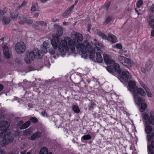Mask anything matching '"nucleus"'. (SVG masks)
Wrapping results in <instances>:
<instances>
[{
    "label": "nucleus",
    "instance_id": "obj_1",
    "mask_svg": "<svg viewBox=\"0 0 154 154\" xmlns=\"http://www.w3.org/2000/svg\"><path fill=\"white\" fill-rule=\"evenodd\" d=\"M72 35L75 36V39L72 40L68 37H65L63 40H62L61 43L60 42L59 39L57 37L54 38L51 40V44L53 48L54 49L58 48L59 51L64 54L66 51L69 50L73 52L75 51V40L77 39V45H78L79 42L78 41H82L83 40V37L82 35L79 32H73L72 33Z\"/></svg>",
    "mask_w": 154,
    "mask_h": 154
},
{
    "label": "nucleus",
    "instance_id": "obj_2",
    "mask_svg": "<svg viewBox=\"0 0 154 154\" xmlns=\"http://www.w3.org/2000/svg\"><path fill=\"white\" fill-rule=\"evenodd\" d=\"M85 46H84L82 44H79L76 45V49L77 51L79 52H82L83 54H85L87 56L89 54L90 57L91 59L94 58L95 51H96L97 47H94L93 48L91 44L86 41Z\"/></svg>",
    "mask_w": 154,
    "mask_h": 154
},
{
    "label": "nucleus",
    "instance_id": "obj_3",
    "mask_svg": "<svg viewBox=\"0 0 154 154\" xmlns=\"http://www.w3.org/2000/svg\"><path fill=\"white\" fill-rule=\"evenodd\" d=\"M42 53L38 48H34L31 52H28L25 58V61L27 64L30 62L35 58L40 59L41 57V54Z\"/></svg>",
    "mask_w": 154,
    "mask_h": 154
},
{
    "label": "nucleus",
    "instance_id": "obj_4",
    "mask_svg": "<svg viewBox=\"0 0 154 154\" xmlns=\"http://www.w3.org/2000/svg\"><path fill=\"white\" fill-rule=\"evenodd\" d=\"M94 41L95 42L94 43V45L97 48L96 51H95V52H96V59L98 62L101 63L103 61V58L100 54V48H103L104 46L101 43L97 42L96 39L94 38Z\"/></svg>",
    "mask_w": 154,
    "mask_h": 154
},
{
    "label": "nucleus",
    "instance_id": "obj_5",
    "mask_svg": "<svg viewBox=\"0 0 154 154\" xmlns=\"http://www.w3.org/2000/svg\"><path fill=\"white\" fill-rule=\"evenodd\" d=\"M5 135L4 138L1 141V145L2 147H4L8 145L9 143L11 142L14 138L13 134L10 133H7Z\"/></svg>",
    "mask_w": 154,
    "mask_h": 154
},
{
    "label": "nucleus",
    "instance_id": "obj_6",
    "mask_svg": "<svg viewBox=\"0 0 154 154\" xmlns=\"http://www.w3.org/2000/svg\"><path fill=\"white\" fill-rule=\"evenodd\" d=\"M143 120L145 125H149V124L154 125V115L150 114L149 116L147 114L144 113L143 114Z\"/></svg>",
    "mask_w": 154,
    "mask_h": 154
},
{
    "label": "nucleus",
    "instance_id": "obj_7",
    "mask_svg": "<svg viewBox=\"0 0 154 154\" xmlns=\"http://www.w3.org/2000/svg\"><path fill=\"white\" fill-rule=\"evenodd\" d=\"M97 34L99 35L103 39H106L108 40L111 41L113 43H115L117 41L116 37L114 35L111 33L108 34V37L103 33L100 32H98Z\"/></svg>",
    "mask_w": 154,
    "mask_h": 154
},
{
    "label": "nucleus",
    "instance_id": "obj_8",
    "mask_svg": "<svg viewBox=\"0 0 154 154\" xmlns=\"http://www.w3.org/2000/svg\"><path fill=\"white\" fill-rule=\"evenodd\" d=\"M148 142L151 141V144L148 145V154H154V137L153 134L152 133L150 135L148 136Z\"/></svg>",
    "mask_w": 154,
    "mask_h": 154
},
{
    "label": "nucleus",
    "instance_id": "obj_9",
    "mask_svg": "<svg viewBox=\"0 0 154 154\" xmlns=\"http://www.w3.org/2000/svg\"><path fill=\"white\" fill-rule=\"evenodd\" d=\"M26 48V46L25 44L22 42H18L15 46L16 51L19 54L23 53L25 51Z\"/></svg>",
    "mask_w": 154,
    "mask_h": 154
},
{
    "label": "nucleus",
    "instance_id": "obj_10",
    "mask_svg": "<svg viewBox=\"0 0 154 154\" xmlns=\"http://www.w3.org/2000/svg\"><path fill=\"white\" fill-rule=\"evenodd\" d=\"M119 76L121 79L125 82H127L131 78V76L127 71H123L119 73Z\"/></svg>",
    "mask_w": 154,
    "mask_h": 154
},
{
    "label": "nucleus",
    "instance_id": "obj_11",
    "mask_svg": "<svg viewBox=\"0 0 154 154\" xmlns=\"http://www.w3.org/2000/svg\"><path fill=\"white\" fill-rule=\"evenodd\" d=\"M133 93L134 95L138 96V94H139L143 97L145 96L146 94L142 88H139L138 87H136L134 88Z\"/></svg>",
    "mask_w": 154,
    "mask_h": 154
},
{
    "label": "nucleus",
    "instance_id": "obj_12",
    "mask_svg": "<svg viewBox=\"0 0 154 154\" xmlns=\"http://www.w3.org/2000/svg\"><path fill=\"white\" fill-rule=\"evenodd\" d=\"M2 48L5 56L7 58H10L11 57L10 53L7 45L3 44Z\"/></svg>",
    "mask_w": 154,
    "mask_h": 154
},
{
    "label": "nucleus",
    "instance_id": "obj_13",
    "mask_svg": "<svg viewBox=\"0 0 154 154\" xmlns=\"http://www.w3.org/2000/svg\"><path fill=\"white\" fill-rule=\"evenodd\" d=\"M9 122L4 121H0V131L5 130L8 128L10 126Z\"/></svg>",
    "mask_w": 154,
    "mask_h": 154
},
{
    "label": "nucleus",
    "instance_id": "obj_14",
    "mask_svg": "<svg viewBox=\"0 0 154 154\" xmlns=\"http://www.w3.org/2000/svg\"><path fill=\"white\" fill-rule=\"evenodd\" d=\"M50 42L49 41H46L44 42L43 44V48L42 52L43 53H45L50 48Z\"/></svg>",
    "mask_w": 154,
    "mask_h": 154
},
{
    "label": "nucleus",
    "instance_id": "obj_15",
    "mask_svg": "<svg viewBox=\"0 0 154 154\" xmlns=\"http://www.w3.org/2000/svg\"><path fill=\"white\" fill-rule=\"evenodd\" d=\"M134 98L135 103L138 106L145 101V99L143 97H138V96L134 95Z\"/></svg>",
    "mask_w": 154,
    "mask_h": 154
},
{
    "label": "nucleus",
    "instance_id": "obj_16",
    "mask_svg": "<svg viewBox=\"0 0 154 154\" xmlns=\"http://www.w3.org/2000/svg\"><path fill=\"white\" fill-rule=\"evenodd\" d=\"M103 56L104 61L106 64H110L114 63V61L106 54H103Z\"/></svg>",
    "mask_w": 154,
    "mask_h": 154
},
{
    "label": "nucleus",
    "instance_id": "obj_17",
    "mask_svg": "<svg viewBox=\"0 0 154 154\" xmlns=\"http://www.w3.org/2000/svg\"><path fill=\"white\" fill-rule=\"evenodd\" d=\"M42 133L39 131H37L33 134L31 137V139L32 140H35L37 138L40 137L41 136Z\"/></svg>",
    "mask_w": 154,
    "mask_h": 154
},
{
    "label": "nucleus",
    "instance_id": "obj_18",
    "mask_svg": "<svg viewBox=\"0 0 154 154\" xmlns=\"http://www.w3.org/2000/svg\"><path fill=\"white\" fill-rule=\"evenodd\" d=\"M134 63L133 61L131 59H128V60L126 61L124 66L129 69L133 65Z\"/></svg>",
    "mask_w": 154,
    "mask_h": 154
},
{
    "label": "nucleus",
    "instance_id": "obj_19",
    "mask_svg": "<svg viewBox=\"0 0 154 154\" xmlns=\"http://www.w3.org/2000/svg\"><path fill=\"white\" fill-rule=\"evenodd\" d=\"M128 58H126L125 57L122 56H119L118 57V59L119 60L124 66H125L126 61L128 60Z\"/></svg>",
    "mask_w": 154,
    "mask_h": 154
},
{
    "label": "nucleus",
    "instance_id": "obj_20",
    "mask_svg": "<svg viewBox=\"0 0 154 154\" xmlns=\"http://www.w3.org/2000/svg\"><path fill=\"white\" fill-rule=\"evenodd\" d=\"M48 149L45 147L41 148L39 152V154H52L51 152H48Z\"/></svg>",
    "mask_w": 154,
    "mask_h": 154
},
{
    "label": "nucleus",
    "instance_id": "obj_21",
    "mask_svg": "<svg viewBox=\"0 0 154 154\" xmlns=\"http://www.w3.org/2000/svg\"><path fill=\"white\" fill-rule=\"evenodd\" d=\"M153 63L151 60L148 61L146 65V70L147 71H149L152 67Z\"/></svg>",
    "mask_w": 154,
    "mask_h": 154
},
{
    "label": "nucleus",
    "instance_id": "obj_22",
    "mask_svg": "<svg viewBox=\"0 0 154 154\" xmlns=\"http://www.w3.org/2000/svg\"><path fill=\"white\" fill-rule=\"evenodd\" d=\"M63 33V28L61 27H59L57 29V36L60 37L62 35Z\"/></svg>",
    "mask_w": 154,
    "mask_h": 154
},
{
    "label": "nucleus",
    "instance_id": "obj_23",
    "mask_svg": "<svg viewBox=\"0 0 154 154\" xmlns=\"http://www.w3.org/2000/svg\"><path fill=\"white\" fill-rule=\"evenodd\" d=\"M113 66L114 68V70L113 69V70L114 71V72H117L119 74V72L122 71H121L120 68L119 64H115Z\"/></svg>",
    "mask_w": 154,
    "mask_h": 154
},
{
    "label": "nucleus",
    "instance_id": "obj_24",
    "mask_svg": "<svg viewBox=\"0 0 154 154\" xmlns=\"http://www.w3.org/2000/svg\"><path fill=\"white\" fill-rule=\"evenodd\" d=\"M128 85L129 88L131 89L130 91H132L133 92L134 88L137 87L135 86V83L133 81H131L129 82Z\"/></svg>",
    "mask_w": 154,
    "mask_h": 154
},
{
    "label": "nucleus",
    "instance_id": "obj_25",
    "mask_svg": "<svg viewBox=\"0 0 154 154\" xmlns=\"http://www.w3.org/2000/svg\"><path fill=\"white\" fill-rule=\"evenodd\" d=\"M18 16V14L16 11H11L10 13V17L12 19L16 18Z\"/></svg>",
    "mask_w": 154,
    "mask_h": 154
},
{
    "label": "nucleus",
    "instance_id": "obj_26",
    "mask_svg": "<svg viewBox=\"0 0 154 154\" xmlns=\"http://www.w3.org/2000/svg\"><path fill=\"white\" fill-rule=\"evenodd\" d=\"M30 125V122L29 121H28L22 125L21 127V129H24L26 128L29 127Z\"/></svg>",
    "mask_w": 154,
    "mask_h": 154
},
{
    "label": "nucleus",
    "instance_id": "obj_27",
    "mask_svg": "<svg viewBox=\"0 0 154 154\" xmlns=\"http://www.w3.org/2000/svg\"><path fill=\"white\" fill-rule=\"evenodd\" d=\"M147 107V105L146 104L144 103H142L141 104L140 108V111L141 112L144 111Z\"/></svg>",
    "mask_w": 154,
    "mask_h": 154
},
{
    "label": "nucleus",
    "instance_id": "obj_28",
    "mask_svg": "<svg viewBox=\"0 0 154 154\" xmlns=\"http://www.w3.org/2000/svg\"><path fill=\"white\" fill-rule=\"evenodd\" d=\"M36 24L40 25L42 27H44L46 28L47 23L43 21H38L36 22Z\"/></svg>",
    "mask_w": 154,
    "mask_h": 154
},
{
    "label": "nucleus",
    "instance_id": "obj_29",
    "mask_svg": "<svg viewBox=\"0 0 154 154\" xmlns=\"http://www.w3.org/2000/svg\"><path fill=\"white\" fill-rule=\"evenodd\" d=\"M147 21L150 27L152 28H154V19L151 18L149 20L147 19Z\"/></svg>",
    "mask_w": 154,
    "mask_h": 154
},
{
    "label": "nucleus",
    "instance_id": "obj_30",
    "mask_svg": "<svg viewBox=\"0 0 154 154\" xmlns=\"http://www.w3.org/2000/svg\"><path fill=\"white\" fill-rule=\"evenodd\" d=\"M38 4L35 3L32 4V6L31 8V10L32 11H38Z\"/></svg>",
    "mask_w": 154,
    "mask_h": 154
},
{
    "label": "nucleus",
    "instance_id": "obj_31",
    "mask_svg": "<svg viewBox=\"0 0 154 154\" xmlns=\"http://www.w3.org/2000/svg\"><path fill=\"white\" fill-rule=\"evenodd\" d=\"M72 109L74 112L78 113L80 112V109L77 106L73 105L72 106Z\"/></svg>",
    "mask_w": 154,
    "mask_h": 154
},
{
    "label": "nucleus",
    "instance_id": "obj_32",
    "mask_svg": "<svg viewBox=\"0 0 154 154\" xmlns=\"http://www.w3.org/2000/svg\"><path fill=\"white\" fill-rule=\"evenodd\" d=\"M114 68L113 66H108L106 68L107 70L109 72L113 73L114 72Z\"/></svg>",
    "mask_w": 154,
    "mask_h": 154
},
{
    "label": "nucleus",
    "instance_id": "obj_33",
    "mask_svg": "<svg viewBox=\"0 0 154 154\" xmlns=\"http://www.w3.org/2000/svg\"><path fill=\"white\" fill-rule=\"evenodd\" d=\"M7 8H6L0 9V15H3L7 11Z\"/></svg>",
    "mask_w": 154,
    "mask_h": 154
},
{
    "label": "nucleus",
    "instance_id": "obj_34",
    "mask_svg": "<svg viewBox=\"0 0 154 154\" xmlns=\"http://www.w3.org/2000/svg\"><path fill=\"white\" fill-rule=\"evenodd\" d=\"M10 19L7 18H4L3 19V23L5 24H8L10 22Z\"/></svg>",
    "mask_w": 154,
    "mask_h": 154
},
{
    "label": "nucleus",
    "instance_id": "obj_35",
    "mask_svg": "<svg viewBox=\"0 0 154 154\" xmlns=\"http://www.w3.org/2000/svg\"><path fill=\"white\" fill-rule=\"evenodd\" d=\"M112 17H108L106 19L105 22L104 23L106 24H107L109 23L112 20Z\"/></svg>",
    "mask_w": 154,
    "mask_h": 154
},
{
    "label": "nucleus",
    "instance_id": "obj_36",
    "mask_svg": "<svg viewBox=\"0 0 154 154\" xmlns=\"http://www.w3.org/2000/svg\"><path fill=\"white\" fill-rule=\"evenodd\" d=\"M82 139L84 140H90L91 139V137L90 135L87 134L83 136L82 137Z\"/></svg>",
    "mask_w": 154,
    "mask_h": 154
},
{
    "label": "nucleus",
    "instance_id": "obj_37",
    "mask_svg": "<svg viewBox=\"0 0 154 154\" xmlns=\"http://www.w3.org/2000/svg\"><path fill=\"white\" fill-rule=\"evenodd\" d=\"M143 3V1L142 0H139L137 3V7L139 8L142 5Z\"/></svg>",
    "mask_w": 154,
    "mask_h": 154
},
{
    "label": "nucleus",
    "instance_id": "obj_38",
    "mask_svg": "<svg viewBox=\"0 0 154 154\" xmlns=\"http://www.w3.org/2000/svg\"><path fill=\"white\" fill-rule=\"evenodd\" d=\"M145 91H146V92L147 95L148 97H152V93H151V92H150L148 88H146V89L145 90Z\"/></svg>",
    "mask_w": 154,
    "mask_h": 154
},
{
    "label": "nucleus",
    "instance_id": "obj_39",
    "mask_svg": "<svg viewBox=\"0 0 154 154\" xmlns=\"http://www.w3.org/2000/svg\"><path fill=\"white\" fill-rule=\"evenodd\" d=\"M150 13H154V5H152L149 10Z\"/></svg>",
    "mask_w": 154,
    "mask_h": 154
},
{
    "label": "nucleus",
    "instance_id": "obj_40",
    "mask_svg": "<svg viewBox=\"0 0 154 154\" xmlns=\"http://www.w3.org/2000/svg\"><path fill=\"white\" fill-rule=\"evenodd\" d=\"M74 5H72L70 7L68 8L66 11H67L68 12L70 13V12L73 10L74 8Z\"/></svg>",
    "mask_w": 154,
    "mask_h": 154
},
{
    "label": "nucleus",
    "instance_id": "obj_41",
    "mask_svg": "<svg viewBox=\"0 0 154 154\" xmlns=\"http://www.w3.org/2000/svg\"><path fill=\"white\" fill-rule=\"evenodd\" d=\"M24 23H27L28 24H31L32 23V20L30 19L26 18L25 22H24Z\"/></svg>",
    "mask_w": 154,
    "mask_h": 154
},
{
    "label": "nucleus",
    "instance_id": "obj_42",
    "mask_svg": "<svg viewBox=\"0 0 154 154\" xmlns=\"http://www.w3.org/2000/svg\"><path fill=\"white\" fill-rule=\"evenodd\" d=\"M27 2L25 1H23L22 3L21 4V5L20 6H19L18 7V9H20L22 8V7L23 6H24L26 4Z\"/></svg>",
    "mask_w": 154,
    "mask_h": 154
},
{
    "label": "nucleus",
    "instance_id": "obj_43",
    "mask_svg": "<svg viewBox=\"0 0 154 154\" xmlns=\"http://www.w3.org/2000/svg\"><path fill=\"white\" fill-rule=\"evenodd\" d=\"M29 121H31L33 123H36L37 122L38 120L36 118L34 117H32V118L30 119Z\"/></svg>",
    "mask_w": 154,
    "mask_h": 154
},
{
    "label": "nucleus",
    "instance_id": "obj_44",
    "mask_svg": "<svg viewBox=\"0 0 154 154\" xmlns=\"http://www.w3.org/2000/svg\"><path fill=\"white\" fill-rule=\"evenodd\" d=\"M19 19L22 22L24 23L25 22L26 18L24 17L23 16H21L19 17Z\"/></svg>",
    "mask_w": 154,
    "mask_h": 154
},
{
    "label": "nucleus",
    "instance_id": "obj_45",
    "mask_svg": "<svg viewBox=\"0 0 154 154\" xmlns=\"http://www.w3.org/2000/svg\"><path fill=\"white\" fill-rule=\"evenodd\" d=\"M140 84L142 85L143 87L145 89V90L146 88H148L146 85L142 82L140 81Z\"/></svg>",
    "mask_w": 154,
    "mask_h": 154
},
{
    "label": "nucleus",
    "instance_id": "obj_46",
    "mask_svg": "<svg viewBox=\"0 0 154 154\" xmlns=\"http://www.w3.org/2000/svg\"><path fill=\"white\" fill-rule=\"evenodd\" d=\"M48 50H49V52L51 54H53L55 53V51L53 49L50 48Z\"/></svg>",
    "mask_w": 154,
    "mask_h": 154
},
{
    "label": "nucleus",
    "instance_id": "obj_47",
    "mask_svg": "<svg viewBox=\"0 0 154 154\" xmlns=\"http://www.w3.org/2000/svg\"><path fill=\"white\" fill-rule=\"evenodd\" d=\"M69 14V13L66 10L63 13V17H66Z\"/></svg>",
    "mask_w": 154,
    "mask_h": 154
},
{
    "label": "nucleus",
    "instance_id": "obj_48",
    "mask_svg": "<svg viewBox=\"0 0 154 154\" xmlns=\"http://www.w3.org/2000/svg\"><path fill=\"white\" fill-rule=\"evenodd\" d=\"M41 114L44 116H47V113L45 111H43L42 112Z\"/></svg>",
    "mask_w": 154,
    "mask_h": 154
},
{
    "label": "nucleus",
    "instance_id": "obj_49",
    "mask_svg": "<svg viewBox=\"0 0 154 154\" xmlns=\"http://www.w3.org/2000/svg\"><path fill=\"white\" fill-rule=\"evenodd\" d=\"M116 47L119 49H121L122 48V46L119 44H117L116 45Z\"/></svg>",
    "mask_w": 154,
    "mask_h": 154
},
{
    "label": "nucleus",
    "instance_id": "obj_50",
    "mask_svg": "<svg viewBox=\"0 0 154 154\" xmlns=\"http://www.w3.org/2000/svg\"><path fill=\"white\" fill-rule=\"evenodd\" d=\"M132 8V5H130V6H128L127 9V11H129L131 10Z\"/></svg>",
    "mask_w": 154,
    "mask_h": 154
},
{
    "label": "nucleus",
    "instance_id": "obj_51",
    "mask_svg": "<svg viewBox=\"0 0 154 154\" xmlns=\"http://www.w3.org/2000/svg\"><path fill=\"white\" fill-rule=\"evenodd\" d=\"M109 3H107L106 5L105 6L104 8L106 10L108 9V7H109Z\"/></svg>",
    "mask_w": 154,
    "mask_h": 154
},
{
    "label": "nucleus",
    "instance_id": "obj_52",
    "mask_svg": "<svg viewBox=\"0 0 154 154\" xmlns=\"http://www.w3.org/2000/svg\"><path fill=\"white\" fill-rule=\"evenodd\" d=\"M141 71L143 73H145L146 72V70L143 68H141Z\"/></svg>",
    "mask_w": 154,
    "mask_h": 154
},
{
    "label": "nucleus",
    "instance_id": "obj_53",
    "mask_svg": "<svg viewBox=\"0 0 154 154\" xmlns=\"http://www.w3.org/2000/svg\"><path fill=\"white\" fill-rule=\"evenodd\" d=\"M3 88V86L0 84V91H1Z\"/></svg>",
    "mask_w": 154,
    "mask_h": 154
},
{
    "label": "nucleus",
    "instance_id": "obj_54",
    "mask_svg": "<svg viewBox=\"0 0 154 154\" xmlns=\"http://www.w3.org/2000/svg\"><path fill=\"white\" fill-rule=\"evenodd\" d=\"M151 35L152 36L154 37V29L151 31Z\"/></svg>",
    "mask_w": 154,
    "mask_h": 154
},
{
    "label": "nucleus",
    "instance_id": "obj_55",
    "mask_svg": "<svg viewBox=\"0 0 154 154\" xmlns=\"http://www.w3.org/2000/svg\"><path fill=\"white\" fill-rule=\"evenodd\" d=\"M28 69L30 71H32V70H34L33 68L32 67H29L28 68Z\"/></svg>",
    "mask_w": 154,
    "mask_h": 154
},
{
    "label": "nucleus",
    "instance_id": "obj_56",
    "mask_svg": "<svg viewBox=\"0 0 154 154\" xmlns=\"http://www.w3.org/2000/svg\"><path fill=\"white\" fill-rule=\"evenodd\" d=\"M34 26L35 27L36 29H39V26L38 25H34Z\"/></svg>",
    "mask_w": 154,
    "mask_h": 154
},
{
    "label": "nucleus",
    "instance_id": "obj_57",
    "mask_svg": "<svg viewBox=\"0 0 154 154\" xmlns=\"http://www.w3.org/2000/svg\"><path fill=\"white\" fill-rule=\"evenodd\" d=\"M39 14L38 13L35 14H34V17H37L39 15Z\"/></svg>",
    "mask_w": 154,
    "mask_h": 154
},
{
    "label": "nucleus",
    "instance_id": "obj_58",
    "mask_svg": "<svg viewBox=\"0 0 154 154\" xmlns=\"http://www.w3.org/2000/svg\"><path fill=\"white\" fill-rule=\"evenodd\" d=\"M0 154H5V152L3 151H0Z\"/></svg>",
    "mask_w": 154,
    "mask_h": 154
},
{
    "label": "nucleus",
    "instance_id": "obj_59",
    "mask_svg": "<svg viewBox=\"0 0 154 154\" xmlns=\"http://www.w3.org/2000/svg\"><path fill=\"white\" fill-rule=\"evenodd\" d=\"M93 106H94V104H91V106L89 107V109H92L93 107Z\"/></svg>",
    "mask_w": 154,
    "mask_h": 154
},
{
    "label": "nucleus",
    "instance_id": "obj_60",
    "mask_svg": "<svg viewBox=\"0 0 154 154\" xmlns=\"http://www.w3.org/2000/svg\"><path fill=\"white\" fill-rule=\"evenodd\" d=\"M3 117V116L0 113V119H2Z\"/></svg>",
    "mask_w": 154,
    "mask_h": 154
},
{
    "label": "nucleus",
    "instance_id": "obj_61",
    "mask_svg": "<svg viewBox=\"0 0 154 154\" xmlns=\"http://www.w3.org/2000/svg\"><path fill=\"white\" fill-rule=\"evenodd\" d=\"M40 0L42 2H43V3H44V2H47L48 0Z\"/></svg>",
    "mask_w": 154,
    "mask_h": 154
},
{
    "label": "nucleus",
    "instance_id": "obj_62",
    "mask_svg": "<svg viewBox=\"0 0 154 154\" xmlns=\"http://www.w3.org/2000/svg\"><path fill=\"white\" fill-rule=\"evenodd\" d=\"M63 24L64 25H67V23L65 22H63Z\"/></svg>",
    "mask_w": 154,
    "mask_h": 154
},
{
    "label": "nucleus",
    "instance_id": "obj_63",
    "mask_svg": "<svg viewBox=\"0 0 154 154\" xmlns=\"http://www.w3.org/2000/svg\"><path fill=\"white\" fill-rule=\"evenodd\" d=\"M78 2V0H76L75 1V4H74V5H75Z\"/></svg>",
    "mask_w": 154,
    "mask_h": 154
},
{
    "label": "nucleus",
    "instance_id": "obj_64",
    "mask_svg": "<svg viewBox=\"0 0 154 154\" xmlns=\"http://www.w3.org/2000/svg\"><path fill=\"white\" fill-rule=\"evenodd\" d=\"M26 154H31V153L30 152H28L27 153H26Z\"/></svg>",
    "mask_w": 154,
    "mask_h": 154
}]
</instances>
